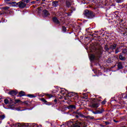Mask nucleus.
Here are the masks:
<instances>
[{"label":"nucleus","mask_w":127,"mask_h":127,"mask_svg":"<svg viewBox=\"0 0 127 127\" xmlns=\"http://www.w3.org/2000/svg\"><path fill=\"white\" fill-rule=\"evenodd\" d=\"M119 59L120 60H122V61H125L126 60V57L125 56H123L122 54H121L119 56Z\"/></svg>","instance_id":"nucleus-12"},{"label":"nucleus","mask_w":127,"mask_h":127,"mask_svg":"<svg viewBox=\"0 0 127 127\" xmlns=\"http://www.w3.org/2000/svg\"><path fill=\"white\" fill-rule=\"evenodd\" d=\"M35 2H36V1H33L31 2V3H35Z\"/></svg>","instance_id":"nucleus-38"},{"label":"nucleus","mask_w":127,"mask_h":127,"mask_svg":"<svg viewBox=\"0 0 127 127\" xmlns=\"http://www.w3.org/2000/svg\"><path fill=\"white\" fill-rule=\"evenodd\" d=\"M19 97H23V96H25V92L21 91L19 93Z\"/></svg>","instance_id":"nucleus-13"},{"label":"nucleus","mask_w":127,"mask_h":127,"mask_svg":"<svg viewBox=\"0 0 127 127\" xmlns=\"http://www.w3.org/2000/svg\"><path fill=\"white\" fill-rule=\"evenodd\" d=\"M5 1H10V0H4Z\"/></svg>","instance_id":"nucleus-42"},{"label":"nucleus","mask_w":127,"mask_h":127,"mask_svg":"<svg viewBox=\"0 0 127 127\" xmlns=\"http://www.w3.org/2000/svg\"><path fill=\"white\" fill-rule=\"evenodd\" d=\"M2 8H3V9H4V10H6L7 9H9V7L5 6V7H3Z\"/></svg>","instance_id":"nucleus-28"},{"label":"nucleus","mask_w":127,"mask_h":127,"mask_svg":"<svg viewBox=\"0 0 127 127\" xmlns=\"http://www.w3.org/2000/svg\"><path fill=\"white\" fill-rule=\"evenodd\" d=\"M53 21L56 24H58V25H60L61 23L59 21V20L56 17H54L53 18Z\"/></svg>","instance_id":"nucleus-3"},{"label":"nucleus","mask_w":127,"mask_h":127,"mask_svg":"<svg viewBox=\"0 0 127 127\" xmlns=\"http://www.w3.org/2000/svg\"><path fill=\"white\" fill-rule=\"evenodd\" d=\"M117 44H113L112 45H110L109 46V49H111V50H115L116 48H117Z\"/></svg>","instance_id":"nucleus-6"},{"label":"nucleus","mask_w":127,"mask_h":127,"mask_svg":"<svg viewBox=\"0 0 127 127\" xmlns=\"http://www.w3.org/2000/svg\"><path fill=\"white\" fill-rule=\"evenodd\" d=\"M41 101L44 103V104H46V103H47V101H46L44 98H41Z\"/></svg>","instance_id":"nucleus-26"},{"label":"nucleus","mask_w":127,"mask_h":127,"mask_svg":"<svg viewBox=\"0 0 127 127\" xmlns=\"http://www.w3.org/2000/svg\"><path fill=\"white\" fill-rule=\"evenodd\" d=\"M80 125H82V123L80 122L76 121L75 124L72 125V127H81Z\"/></svg>","instance_id":"nucleus-4"},{"label":"nucleus","mask_w":127,"mask_h":127,"mask_svg":"<svg viewBox=\"0 0 127 127\" xmlns=\"http://www.w3.org/2000/svg\"><path fill=\"white\" fill-rule=\"evenodd\" d=\"M122 53H123V54H127V49H123L122 51Z\"/></svg>","instance_id":"nucleus-24"},{"label":"nucleus","mask_w":127,"mask_h":127,"mask_svg":"<svg viewBox=\"0 0 127 127\" xmlns=\"http://www.w3.org/2000/svg\"><path fill=\"white\" fill-rule=\"evenodd\" d=\"M24 103L26 104V105H27V102H25Z\"/></svg>","instance_id":"nucleus-43"},{"label":"nucleus","mask_w":127,"mask_h":127,"mask_svg":"<svg viewBox=\"0 0 127 127\" xmlns=\"http://www.w3.org/2000/svg\"><path fill=\"white\" fill-rule=\"evenodd\" d=\"M37 1H38V0H36Z\"/></svg>","instance_id":"nucleus-47"},{"label":"nucleus","mask_w":127,"mask_h":127,"mask_svg":"<svg viewBox=\"0 0 127 127\" xmlns=\"http://www.w3.org/2000/svg\"><path fill=\"white\" fill-rule=\"evenodd\" d=\"M4 104H5V105H7V104H8V103H9V101H8V100H7V99H5L4 100Z\"/></svg>","instance_id":"nucleus-20"},{"label":"nucleus","mask_w":127,"mask_h":127,"mask_svg":"<svg viewBox=\"0 0 127 127\" xmlns=\"http://www.w3.org/2000/svg\"><path fill=\"white\" fill-rule=\"evenodd\" d=\"M75 99H78V95H75Z\"/></svg>","instance_id":"nucleus-39"},{"label":"nucleus","mask_w":127,"mask_h":127,"mask_svg":"<svg viewBox=\"0 0 127 127\" xmlns=\"http://www.w3.org/2000/svg\"><path fill=\"white\" fill-rule=\"evenodd\" d=\"M90 58V60H94L95 59V56L94 55H91Z\"/></svg>","instance_id":"nucleus-21"},{"label":"nucleus","mask_w":127,"mask_h":127,"mask_svg":"<svg viewBox=\"0 0 127 127\" xmlns=\"http://www.w3.org/2000/svg\"><path fill=\"white\" fill-rule=\"evenodd\" d=\"M103 112H104V110H101V111L100 110L96 111L97 114H102Z\"/></svg>","instance_id":"nucleus-22"},{"label":"nucleus","mask_w":127,"mask_h":127,"mask_svg":"<svg viewBox=\"0 0 127 127\" xmlns=\"http://www.w3.org/2000/svg\"><path fill=\"white\" fill-rule=\"evenodd\" d=\"M75 117H76L77 118H79V115H75Z\"/></svg>","instance_id":"nucleus-41"},{"label":"nucleus","mask_w":127,"mask_h":127,"mask_svg":"<svg viewBox=\"0 0 127 127\" xmlns=\"http://www.w3.org/2000/svg\"><path fill=\"white\" fill-rule=\"evenodd\" d=\"M28 97H30V98H33L35 96H34L32 94H29L28 95Z\"/></svg>","instance_id":"nucleus-31"},{"label":"nucleus","mask_w":127,"mask_h":127,"mask_svg":"<svg viewBox=\"0 0 127 127\" xmlns=\"http://www.w3.org/2000/svg\"><path fill=\"white\" fill-rule=\"evenodd\" d=\"M46 0H42V1H45Z\"/></svg>","instance_id":"nucleus-44"},{"label":"nucleus","mask_w":127,"mask_h":127,"mask_svg":"<svg viewBox=\"0 0 127 127\" xmlns=\"http://www.w3.org/2000/svg\"><path fill=\"white\" fill-rule=\"evenodd\" d=\"M84 118L85 119H90V120H94V118L93 116H84Z\"/></svg>","instance_id":"nucleus-14"},{"label":"nucleus","mask_w":127,"mask_h":127,"mask_svg":"<svg viewBox=\"0 0 127 127\" xmlns=\"http://www.w3.org/2000/svg\"><path fill=\"white\" fill-rule=\"evenodd\" d=\"M25 1L26 2V3H28V2L30 1V0H25Z\"/></svg>","instance_id":"nucleus-36"},{"label":"nucleus","mask_w":127,"mask_h":127,"mask_svg":"<svg viewBox=\"0 0 127 127\" xmlns=\"http://www.w3.org/2000/svg\"><path fill=\"white\" fill-rule=\"evenodd\" d=\"M24 2H25V0H22V1L18 2V5L20 8H24V7L26 6V4H25Z\"/></svg>","instance_id":"nucleus-2"},{"label":"nucleus","mask_w":127,"mask_h":127,"mask_svg":"<svg viewBox=\"0 0 127 127\" xmlns=\"http://www.w3.org/2000/svg\"><path fill=\"white\" fill-rule=\"evenodd\" d=\"M105 125H110V122H105Z\"/></svg>","instance_id":"nucleus-35"},{"label":"nucleus","mask_w":127,"mask_h":127,"mask_svg":"<svg viewBox=\"0 0 127 127\" xmlns=\"http://www.w3.org/2000/svg\"><path fill=\"white\" fill-rule=\"evenodd\" d=\"M66 3L67 7H70L71 6V3L70 2L67 1Z\"/></svg>","instance_id":"nucleus-19"},{"label":"nucleus","mask_w":127,"mask_h":127,"mask_svg":"<svg viewBox=\"0 0 127 127\" xmlns=\"http://www.w3.org/2000/svg\"><path fill=\"white\" fill-rule=\"evenodd\" d=\"M83 14L87 18H93V17H95V14L90 10H85L83 12Z\"/></svg>","instance_id":"nucleus-1"},{"label":"nucleus","mask_w":127,"mask_h":127,"mask_svg":"<svg viewBox=\"0 0 127 127\" xmlns=\"http://www.w3.org/2000/svg\"><path fill=\"white\" fill-rule=\"evenodd\" d=\"M106 102L107 101H106V100H104L103 101L101 102V104L102 105H105Z\"/></svg>","instance_id":"nucleus-30"},{"label":"nucleus","mask_w":127,"mask_h":127,"mask_svg":"<svg viewBox=\"0 0 127 127\" xmlns=\"http://www.w3.org/2000/svg\"><path fill=\"white\" fill-rule=\"evenodd\" d=\"M4 118H5L4 115H0V119H1V120H3Z\"/></svg>","instance_id":"nucleus-27"},{"label":"nucleus","mask_w":127,"mask_h":127,"mask_svg":"<svg viewBox=\"0 0 127 127\" xmlns=\"http://www.w3.org/2000/svg\"><path fill=\"white\" fill-rule=\"evenodd\" d=\"M43 14L45 15V16H48V15H50L49 11L48 10L45 9L43 11Z\"/></svg>","instance_id":"nucleus-9"},{"label":"nucleus","mask_w":127,"mask_h":127,"mask_svg":"<svg viewBox=\"0 0 127 127\" xmlns=\"http://www.w3.org/2000/svg\"><path fill=\"white\" fill-rule=\"evenodd\" d=\"M8 4H11L12 6H16V5H18V2L16 3V2H8Z\"/></svg>","instance_id":"nucleus-11"},{"label":"nucleus","mask_w":127,"mask_h":127,"mask_svg":"<svg viewBox=\"0 0 127 127\" xmlns=\"http://www.w3.org/2000/svg\"><path fill=\"white\" fill-rule=\"evenodd\" d=\"M59 5V4L58 3V1H54L52 2V6L54 7H57Z\"/></svg>","instance_id":"nucleus-8"},{"label":"nucleus","mask_w":127,"mask_h":127,"mask_svg":"<svg viewBox=\"0 0 127 127\" xmlns=\"http://www.w3.org/2000/svg\"><path fill=\"white\" fill-rule=\"evenodd\" d=\"M93 113L94 114V115H97V111H96V112H94V111H93Z\"/></svg>","instance_id":"nucleus-37"},{"label":"nucleus","mask_w":127,"mask_h":127,"mask_svg":"<svg viewBox=\"0 0 127 127\" xmlns=\"http://www.w3.org/2000/svg\"><path fill=\"white\" fill-rule=\"evenodd\" d=\"M68 109H76V106L75 105H70L68 106Z\"/></svg>","instance_id":"nucleus-15"},{"label":"nucleus","mask_w":127,"mask_h":127,"mask_svg":"<svg viewBox=\"0 0 127 127\" xmlns=\"http://www.w3.org/2000/svg\"><path fill=\"white\" fill-rule=\"evenodd\" d=\"M46 96L49 98V99H50V98L53 97V95L52 94H46Z\"/></svg>","instance_id":"nucleus-18"},{"label":"nucleus","mask_w":127,"mask_h":127,"mask_svg":"<svg viewBox=\"0 0 127 127\" xmlns=\"http://www.w3.org/2000/svg\"><path fill=\"white\" fill-rule=\"evenodd\" d=\"M83 127H87V126H83Z\"/></svg>","instance_id":"nucleus-45"},{"label":"nucleus","mask_w":127,"mask_h":127,"mask_svg":"<svg viewBox=\"0 0 127 127\" xmlns=\"http://www.w3.org/2000/svg\"><path fill=\"white\" fill-rule=\"evenodd\" d=\"M119 52H120V49L119 48H117L115 50V54H118V53H119Z\"/></svg>","instance_id":"nucleus-23"},{"label":"nucleus","mask_w":127,"mask_h":127,"mask_svg":"<svg viewBox=\"0 0 127 127\" xmlns=\"http://www.w3.org/2000/svg\"><path fill=\"white\" fill-rule=\"evenodd\" d=\"M61 94H63V95H65V92L63 90L61 91Z\"/></svg>","instance_id":"nucleus-34"},{"label":"nucleus","mask_w":127,"mask_h":127,"mask_svg":"<svg viewBox=\"0 0 127 127\" xmlns=\"http://www.w3.org/2000/svg\"><path fill=\"white\" fill-rule=\"evenodd\" d=\"M46 105H47L48 106H50L51 105H52V103L51 102H48L47 101V102L45 103Z\"/></svg>","instance_id":"nucleus-29"},{"label":"nucleus","mask_w":127,"mask_h":127,"mask_svg":"<svg viewBox=\"0 0 127 127\" xmlns=\"http://www.w3.org/2000/svg\"><path fill=\"white\" fill-rule=\"evenodd\" d=\"M19 102H20V100H18V99L15 100V102L16 104H17V103H19Z\"/></svg>","instance_id":"nucleus-32"},{"label":"nucleus","mask_w":127,"mask_h":127,"mask_svg":"<svg viewBox=\"0 0 127 127\" xmlns=\"http://www.w3.org/2000/svg\"><path fill=\"white\" fill-rule=\"evenodd\" d=\"M65 14L67 15V16H71V13H65Z\"/></svg>","instance_id":"nucleus-33"},{"label":"nucleus","mask_w":127,"mask_h":127,"mask_svg":"<svg viewBox=\"0 0 127 127\" xmlns=\"http://www.w3.org/2000/svg\"><path fill=\"white\" fill-rule=\"evenodd\" d=\"M104 49L105 50H106V51H108V52H109V51H110V48L108 47L107 45H105V47H104Z\"/></svg>","instance_id":"nucleus-17"},{"label":"nucleus","mask_w":127,"mask_h":127,"mask_svg":"<svg viewBox=\"0 0 127 127\" xmlns=\"http://www.w3.org/2000/svg\"><path fill=\"white\" fill-rule=\"evenodd\" d=\"M99 106H100V104L98 103H92V104L90 105V107L91 108L97 109V108H99Z\"/></svg>","instance_id":"nucleus-5"},{"label":"nucleus","mask_w":127,"mask_h":127,"mask_svg":"<svg viewBox=\"0 0 127 127\" xmlns=\"http://www.w3.org/2000/svg\"><path fill=\"white\" fill-rule=\"evenodd\" d=\"M62 29H63V31H64V32H66V31L67 30V29L66 28V27L65 26H63Z\"/></svg>","instance_id":"nucleus-25"},{"label":"nucleus","mask_w":127,"mask_h":127,"mask_svg":"<svg viewBox=\"0 0 127 127\" xmlns=\"http://www.w3.org/2000/svg\"><path fill=\"white\" fill-rule=\"evenodd\" d=\"M54 102H55V103H57V99H55Z\"/></svg>","instance_id":"nucleus-40"},{"label":"nucleus","mask_w":127,"mask_h":127,"mask_svg":"<svg viewBox=\"0 0 127 127\" xmlns=\"http://www.w3.org/2000/svg\"><path fill=\"white\" fill-rule=\"evenodd\" d=\"M76 114H77V115H78L80 117H81L82 118H84V117H85V116H84V115H83V114H81V112H77Z\"/></svg>","instance_id":"nucleus-16"},{"label":"nucleus","mask_w":127,"mask_h":127,"mask_svg":"<svg viewBox=\"0 0 127 127\" xmlns=\"http://www.w3.org/2000/svg\"><path fill=\"white\" fill-rule=\"evenodd\" d=\"M8 94L9 95H11V96H16V95H17V93L14 90L9 91Z\"/></svg>","instance_id":"nucleus-7"},{"label":"nucleus","mask_w":127,"mask_h":127,"mask_svg":"<svg viewBox=\"0 0 127 127\" xmlns=\"http://www.w3.org/2000/svg\"><path fill=\"white\" fill-rule=\"evenodd\" d=\"M118 69H123V68H124V66L123 65V63L122 62H119L118 63Z\"/></svg>","instance_id":"nucleus-10"},{"label":"nucleus","mask_w":127,"mask_h":127,"mask_svg":"<svg viewBox=\"0 0 127 127\" xmlns=\"http://www.w3.org/2000/svg\"><path fill=\"white\" fill-rule=\"evenodd\" d=\"M126 127V126H122V127Z\"/></svg>","instance_id":"nucleus-46"}]
</instances>
